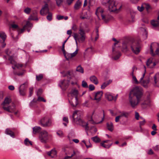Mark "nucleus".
Instances as JSON below:
<instances>
[{
	"label": "nucleus",
	"instance_id": "obj_23",
	"mask_svg": "<svg viewBox=\"0 0 159 159\" xmlns=\"http://www.w3.org/2000/svg\"><path fill=\"white\" fill-rule=\"evenodd\" d=\"M93 52V48L92 47L88 48L85 51L84 54L85 56H88L91 54Z\"/></svg>",
	"mask_w": 159,
	"mask_h": 159
},
{
	"label": "nucleus",
	"instance_id": "obj_49",
	"mask_svg": "<svg viewBox=\"0 0 159 159\" xmlns=\"http://www.w3.org/2000/svg\"><path fill=\"white\" fill-rule=\"evenodd\" d=\"M31 11V9L29 7H27L24 10V11L27 14H29Z\"/></svg>",
	"mask_w": 159,
	"mask_h": 159
},
{
	"label": "nucleus",
	"instance_id": "obj_18",
	"mask_svg": "<svg viewBox=\"0 0 159 159\" xmlns=\"http://www.w3.org/2000/svg\"><path fill=\"white\" fill-rule=\"evenodd\" d=\"M146 65L149 68H152L156 65L155 62H152V59L150 58L147 61Z\"/></svg>",
	"mask_w": 159,
	"mask_h": 159
},
{
	"label": "nucleus",
	"instance_id": "obj_5",
	"mask_svg": "<svg viewBox=\"0 0 159 159\" xmlns=\"http://www.w3.org/2000/svg\"><path fill=\"white\" fill-rule=\"evenodd\" d=\"M137 70V68L135 66H134L132 68V72L130 73V75L132 76V82L133 83L136 84H138L139 83H140V82H141V81L143 80V79L145 75V73H143L142 74V75L140 78V79L139 80V81H138L137 79H136L135 76L134 75V72H135Z\"/></svg>",
	"mask_w": 159,
	"mask_h": 159
},
{
	"label": "nucleus",
	"instance_id": "obj_17",
	"mask_svg": "<svg viewBox=\"0 0 159 159\" xmlns=\"http://www.w3.org/2000/svg\"><path fill=\"white\" fill-rule=\"evenodd\" d=\"M153 85L155 86H159V73H156L154 76Z\"/></svg>",
	"mask_w": 159,
	"mask_h": 159
},
{
	"label": "nucleus",
	"instance_id": "obj_35",
	"mask_svg": "<svg viewBox=\"0 0 159 159\" xmlns=\"http://www.w3.org/2000/svg\"><path fill=\"white\" fill-rule=\"evenodd\" d=\"M91 139L95 143H97L100 142L101 140L97 136H95L91 138Z\"/></svg>",
	"mask_w": 159,
	"mask_h": 159
},
{
	"label": "nucleus",
	"instance_id": "obj_59",
	"mask_svg": "<svg viewBox=\"0 0 159 159\" xmlns=\"http://www.w3.org/2000/svg\"><path fill=\"white\" fill-rule=\"evenodd\" d=\"M146 122V121L145 120H143L142 121H139V126L140 128H141V126L144 125L145 123Z\"/></svg>",
	"mask_w": 159,
	"mask_h": 159
},
{
	"label": "nucleus",
	"instance_id": "obj_6",
	"mask_svg": "<svg viewBox=\"0 0 159 159\" xmlns=\"http://www.w3.org/2000/svg\"><path fill=\"white\" fill-rule=\"evenodd\" d=\"M48 133L46 130H43L39 134V139L42 143H45L48 139Z\"/></svg>",
	"mask_w": 159,
	"mask_h": 159
},
{
	"label": "nucleus",
	"instance_id": "obj_46",
	"mask_svg": "<svg viewBox=\"0 0 159 159\" xmlns=\"http://www.w3.org/2000/svg\"><path fill=\"white\" fill-rule=\"evenodd\" d=\"M90 129L91 132L92 133L94 134L96 133L97 131V129L94 127H91Z\"/></svg>",
	"mask_w": 159,
	"mask_h": 159
},
{
	"label": "nucleus",
	"instance_id": "obj_52",
	"mask_svg": "<svg viewBox=\"0 0 159 159\" xmlns=\"http://www.w3.org/2000/svg\"><path fill=\"white\" fill-rule=\"evenodd\" d=\"M143 4L141 6H138L137 7L138 10L140 11H142L144 9Z\"/></svg>",
	"mask_w": 159,
	"mask_h": 159
},
{
	"label": "nucleus",
	"instance_id": "obj_21",
	"mask_svg": "<svg viewBox=\"0 0 159 159\" xmlns=\"http://www.w3.org/2000/svg\"><path fill=\"white\" fill-rule=\"evenodd\" d=\"M8 60L10 61L11 64L14 65L17 68L20 67H21L22 65H21L17 64L16 62L14 61L12 56H10L8 58Z\"/></svg>",
	"mask_w": 159,
	"mask_h": 159
},
{
	"label": "nucleus",
	"instance_id": "obj_47",
	"mask_svg": "<svg viewBox=\"0 0 159 159\" xmlns=\"http://www.w3.org/2000/svg\"><path fill=\"white\" fill-rule=\"evenodd\" d=\"M43 78V75L42 74H40L36 76V79L38 81H39L41 80Z\"/></svg>",
	"mask_w": 159,
	"mask_h": 159
},
{
	"label": "nucleus",
	"instance_id": "obj_29",
	"mask_svg": "<svg viewBox=\"0 0 159 159\" xmlns=\"http://www.w3.org/2000/svg\"><path fill=\"white\" fill-rule=\"evenodd\" d=\"M41 128L39 126H35L33 128V133L35 134L39 133L41 130Z\"/></svg>",
	"mask_w": 159,
	"mask_h": 159
},
{
	"label": "nucleus",
	"instance_id": "obj_39",
	"mask_svg": "<svg viewBox=\"0 0 159 159\" xmlns=\"http://www.w3.org/2000/svg\"><path fill=\"white\" fill-rule=\"evenodd\" d=\"M64 56L66 59L68 60L69 59L72 58L71 54L69 53H66V52L63 53Z\"/></svg>",
	"mask_w": 159,
	"mask_h": 159
},
{
	"label": "nucleus",
	"instance_id": "obj_25",
	"mask_svg": "<svg viewBox=\"0 0 159 159\" xmlns=\"http://www.w3.org/2000/svg\"><path fill=\"white\" fill-rule=\"evenodd\" d=\"M47 154L49 156H50L51 157L53 158L54 157L52 156L51 154L53 155L54 156H56L57 154V151H56L55 149L54 148L51 151L47 152Z\"/></svg>",
	"mask_w": 159,
	"mask_h": 159
},
{
	"label": "nucleus",
	"instance_id": "obj_61",
	"mask_svg": "<svg viewBox=\"0 0 159 159\" xmlns=\"http://www.w3.org/2000/svg\"><path fill=\"white\" fill-rule=\"evenodd\" d=\"M89 89L91 91L93 90L94 89L95 87L93 84H90L89 86Z\"/></svg>",
	"mask_w": 159,
	"mask_h": 159
},
{
	"label": "nucleus",
	"instance_id": "obj_62",
	"mask_svg": "<svg viewBox=\"0 0 159 159\" xmlns=\"http://www.w3.org/2000/svg\"><path fill=\"white\" fill-rule=\"evenodd\" d=\"M57 134L60 137L62 136L63 135V132L61 131H59L57 132Z\"/></svg>",
	"mask_w": 159,
	"mask_h": 159
},
{
	"label": "nucleus",
	"instance_id": "obj_58",
	"mask_svg": "<svg viewBox=\"0 0 159 159\" xmlns=\"http://www.w3.org/2000/svg\"><path fill=\"white\" fill-rule=\"evenodd\" d=\"M33 90V87H30L29 88V97H30L32 96Z\"/></svg>",
	"mask_w": 159,
	"mask_h": 159
},
{
	"label": "nucleus",
	"instance_id": "obj_34",
	"mask_svg": "<svg viewBox=\"0 0 159 159\" xmlns=\"http://www.w3.org/2000/svg\"><path fill=\"white\" fill-rule=\"evenodd\" d=\"M6 37V34L4 32H0V37L2 39L3 41H5Z\"/></svg>",
	"mask_w": 159,
	"mask_h": 159
},
{
	"label": "nucleus",
	"instance_id": "obj_36",
	"mask_svg": "<svg viewBox=\"0 0 159 159\" xmlns=\"http://www.w3.org/2000/svg\"><path fill=\"white\" fill-rule=\"evenodd\" d=\"M32 24L31 23L27 21L26 24L24 26L25 27L26 29L28 30V31L29 32L30 30V29H29V28H31L32 27Z\"/></svg>",
	"mask_w": 159,
	"mask_h": 159
},
{
	"label": "nucleus",
	"instance_id": "obj_30",
	"mask_svg": "<svg viewBox=\"0 0 159 159\" xmlns=\"http://www.w3.org/2000/svg\"><path fill=\"white\" fill-rule=\"evenodd\" d=\"M5 133L6 134L9 135L12 138L14 137V133L10 129H6Z\"/></svg>",
	"mask_w": 159,
	"mask_h": 159
},
{
	"label": "nucleus",
	"instance_id": "obj_54",
	"mask_svg": "<svg viewBox=\"0 0 159 159\" xmlns=\"http://www.w3.org/2000/svg\"><path fill=\"white\" fill-rule=\"evenodd\" d=\"M56 2V4L58 6H60L61 3L63 2V0H55Z\"/></svg>",
	"mask_w": 159,
	"mask_h": 159
},
{
	"label": "nucleus",
	"instance_id": "obj_40",
	"mask_svg": "<svg viewBox=\"0 0 159 159\" xmlns=\"http://www.w3.org/2000/svg\"><path fill=\"white\" fill-rule=\"evenodd\" d=\"M76 70L77 71L79 72L82 73H84V70L82 67L80 66H78L76 68Z\"/></svg>",
	"mask_w": 159,
	"mask_h": 159
},
{
	"label": "nucleus",
	"instance_id": "obj_55",
	"mask_svg": "<svg viewBox=\"0 0 159 159\" xmlns=\"http://www.w3.org/2000/svg\"><path fill=\"white\" fill-rule=\"evenodd\" d=\"M37 100L39 101H43L44 102H46V100L44 99L43 97L39 96L37 99Z\"/></svg>",
	"mask_w": 159,
	"mask_h": 159
},
{
	"label": "nucleus",
	"instance_id": "obj_63",
	"mask_svg": "<svg viewBox=\"0 0 159 159\" xmlns=\"http://www.w3.org/2000/svg\"><path fill=\"white\" fill-rule=\"evenodd\" d=\"M152 148L156 151H158L159 149V145H156L154 147H153Z\"/></svg>",
	"mask_w": 159,
	"mask_h": 159
},
{
	"label": "nucleus",
	"instance_id": "obj_27",
	"mask_svg": "<svg viewBox=\"0 0 159 159\" xmlns=\"http://www.w3.org/2000/svg\"><path fill=\"white\" fill-rule=\"evenodd\" d=\"M11 99L10 98H5L2 105L3 106H7L11 102Z\"/></svg>",
	"mask_w": 159,
	"mask_h": 159
},
{
	"label": "nucleus",
	"instance_id": "obj_53",
	"mask_svg": "<svg viewBox=\"0 0 159 159\" xmlns=\"http://www.w3.org/2000/svg\"><path fill=\"white\" fill-rule=\"evenodd\" d=\"M139 115L138 112L137 111L135 112V117L137 120H139Z\"/></svg>",
	"mask_w": 159,
	"mask_h": 159
},
{
	"label": "nucleus",
	"instance_id": "obj_3",
	"mask_svg": "<svg viewBox=\"0 0 159 159\" xmlns=\"http://www.w3.org/2000/svg\"><path fill=\"white\" fill-rule=\"evenodd\" d=\"M104 115L103 114V117L101 120L99 121L100 118L99 116L95 113L94 111H93L88 115V119L89 123L93 124H96L102 122L104 120Z\"/></svg>",
	"mask_w": 159,
	"mask_h": 159
},
{
	"label": "nucleus",
	"instance_id": "obj_50",
	"mask_svg": "<svg viewBox=\"0 0 159 159\" xmlns=\"http://www.w3.org/2000/svg\"><path fill=\"white\" fill-rule=\"evenodd\" d=\"M82 142L84 143V144H85L86 146V147L87 148L91 147L92 145L90 142L89 140V145H87L86 144V143L85 142L84 140H83Z\"/></svg>",
	"mask_w": 159,
	"mask_h": 159
},
{
	"label": "nucleus",
	"instance_id": "obj_37",
	"mask_svg": "<svg viewBox=\"0 0 159 159\" xmlns=\"http://www.w3.org/2000/svg\"><path fill=\"white\" fill-rule=\"evenodd\" d=\"M25 84V83H24L22 84L21 85L19 88V93L20 95H24L25 94V92L24 90L20 88L21 87H22L23 86L24 87Z\"/></svg>",
	"mask_w": 159,
	"mask_h": 159
},
{
	"label": "nucleus",
	"instance_id": "obj_57",
	"mask_svg": "<svg viewBox=\"0 0 159 159\" xmlns=\"http://www.w3.org/2000/svg\"><path fill=\"white\" fill-rule=\"evenodd\" d=\"M78 49L77 48L75 51L74 52L71 53L72 58L75 56L78 53Z\"/></svg>",
	"mask_w": 159,
	"mask_h": 159
},
{
	"label": "nucleus",
	"instance_id": "obj_10",
	"mask_svg": "<svg viewBox=\"0 0 159 159\" xmlns=\"http://www.w3.org/2000/svg\"><path fill=\"white\" fill-rule=\"evenodd\" d=\"M156 48L157 49L155 51L156 54H158L159 53V44L157 43H152L150 46V52L151 54L154 56L155 54L153 52L154 48Z\"/></svg>",
	"mask_w": 159,
	"mask_h": 159
},
{
	"label": "nucleus",
	"instance_id": "obj_13",
	"mask_svg": "<svg viewBox=\"0 0 159 159\" xmlns=\"http://www.w3.org/2000/svg\"><path fill=\"white\" fill-rule=\"evenodd\" d=\"M129 115V113L125 111H122L120 113V114L116 117L115 118V121L117 122L119 121V119L124 116L125 118H127Z\"/></svg>",
	"mask_w": 159,
	"mask_h": 159
},
{
	"label": "nucleus",
	"instance_id": "obj_9",
	"mask_svg": "<svg viewBox=\"0 0 159 159\" xmlns=\"http://www.w3.org/2000/svg\"><path fill=\"white\" fill-rule=\"evenodd\" d=\"M104 11L103 9L101 7H98L97 8L96 10V14L97 16L98 17V15L99 14L101 16L102 20L106 22L107 21V16L104 15L103 14V13Z\"/></svg>",
	"mask_w": 159,
	"mask_h": 159
},
{
	"label": "nucleus",
	"instance_id": "obj_14",
	"mask_svg": "<svg viewBox=\"0 0 159 159\" xmlns=\"http://www.w3.org/2000/svg\"><path fill=\"white\" fill-rule=\"evenodd\" d=\"M69 102L72 107H75L79 103L78 98H70Z\"/></svg>",
	"mask_w": 159,
	"mask_h": 159
},
{
	"label": "nucleus",
	"instance_id": "obj_11",
	"mask_svg": "<svg viewBox=\"0 0 159 159\" xmlns=\"http://www.w3.org/2000/svg\"><path fill=\"white\" fill-rule=\"evenodd\" d=\"M79 34L76 33H74V35L73 36L74 38L75 41V43L77 45V39L78 40V41L80 43L84 42L85 39V36L79 37Z\"/></svg>",
	"mask_w": 159,
	"mask_h": 159
},
{
	"label": "nucleus",
	"instance_id": "obj_19",
	"mask_svg": "<svg viewBox=\"0 0 159 159\" xmlns=\"http://www.w3.org/2000/svg\"><path fill=\"white\" fill-rule=\"evenodd\" d=\"M102 94V91H100L98 92L95 93L94 100H96L97 102H99L101 100Z\"/></svg>",
	"mask_w": 159,
	"mask_h": 159
},
{
	"label": "nucleus",
	"instance_id": "obj_48",
	"mask_svg": "<svg viewBox=\"0 0 159 159\" xmlns=\"http://www.w3.org/2000/svg\"><path fill=\"white\" fill-rule=\"evenodd\" d=\"M82 85L84 88H88V87L87 83L84 80H83L82 82Z\"/></svg>",
	"mask_w": 159,
	"mask_h": 159
},
{
	"label": "nucleus",
	"instance_id": "obj_41",
	"mask_svg": "<svg viewBox=\"0 0 159 159\" xmlns=\"http://www.w3.org/2000/svg\"><path fill=\"white\" fill-rule=\"evenodd\" d=\"M48 15L47 16V19L49 21H51L52 19V14L50 12H48Z\"/></svg>",
	"mask_w": 159,
	"mask_h": 159
},
{
	"label": "nucleus",
	"instance_id": "obj_44",
	"mask_svg": "<svg viewBox=\"0 0 159 159\" xmlns=\"http://www.w3.org/2000/svg\"><path fill=\"white\" fill-rule=\"evenodd\" d=\"M79 34L80 35V36H85V33L84 31L82 29H80L79 31Z\"/></svg>",
	"mask_w": 159,
	"mask_h": 159
},
{
	"label": "nucleus",
	"instance_id": "obj_56",
	"mask_svg": "<svg viewBox=\"0 0 159 159\" xmlns=\"http://www.w3.org/2000/svg\"><path fill=\"white\" fill-rule=\"evenodd\" d=\"M43 90L41 89H39L36 92L37 96H39L42 93Z\"/></svg>",
	"mask_w": 159,
	"mask_h": 159
},
{
	"label": "nucleus",
	"instance_id": "obj_51",
	"mask_svg": "<svg viewBox=\"0 0 159 159\" xmlns=\"http://www.w3.org/2000/svg\"><path fill=\"white\" fill-rule=\"evenodd\" d=\"M89 101L88 100H86L85 102L82 103V105L83 107H89Z\"/></svg>",
	"mask_w": 159,
	"mask_h": 159
},
{
	"label": "nucleus",
	"instance_id": "obj_26",
	"mask_svg": "<svg viewBox=\"0 0 159 159\" xmlns=\"http://www.w3.org/2000/svg\"><path fill=\"white\" fill-rule=\"evenodd\" d=\"M106 98L109 101L113 100V96L110 93H107L105 95Z\"/></svg>",
	"mask_w": 159,
	"mask_h": 159
},
{
	"label": "nucleus",
	"instance_id": "obj_32",
	"mask_svg": "<svg viewBox=\"0 0 159 159\" xmlns=\"http://www.w3.org/2000/svg\"><path fill=\"white\" fill-rule=\"evenodd\" d=\"M112 81L110 80L108 81L105 82L103 83L102 85L101 86V88L102 89H104L107 86L110 84L111 83Z\"/></svg>",
	"mask_w": 159,
	"mask_h": 159
},
{
	"label": "nucleus",
	"instance_id": "obj_20",
	"mask_svg": "<svg viewBox=\"0 0 159 159\" xmlns=\"http://www.w3.org/2000/svg\"><path fill=\"white\" fill-rule=\"evenodd\" d=\"M150 82L149 78H148L147 79L145 80H142L141 82H140L141 85L144 88H147L149 86V83Z\"/></svg>",
	"mask_w": 159,
	"mask_h": 159
},
{
	"label": "nucleus",
	"instance_id": "obj_8",
	"mask_svg": "<svg viewBox=\"0 0 159 159\" xmlns=\"http://www.w3.org/2000/svg\"><path fill=\"white\" fill-rule=\"evenodd\" d=\"M3 108L8 112L12 113L14 112V114L16 115L17 113V111L15 112L16 109V107L14 103H12L11 105L9 106H4L2 107Z\"/></svg>",
	"mask_w": 159,
	"mask_h": 159
},
{
	"label": "nucleus",
	"instance_id": "obj_43",
	"mask_svg": "<svg viewBox=\"0 0 159 159\" xmlns=\"http://www.w3.org/2000/svg\"><path fill=\"white\" fill-rule=\"evenodd\" d=\"M140 30L143 32V34L145 35V38H146L147 37V32L145 28H140Z\"/></svg>",
	"mask_w": 159,
	"mask_h": 159
},
{
	"label": "nucleus",
	"instance_id": "obj_7",
	"mask_svg": "<svg viewBox=\"0 0 159 159\" xmlns=\"http://www.w3.org/2000/svg\"><path fill=\"white\" fill-rule=\"evenodd\" d=\"M131 50L133 52L136 54H138L140 51V47L139 43L135 42L132 44L131 45Z\"/></svg>",
	"mask_w": 159,
	"mask_h": 159
},
{
	"label": "nucleus",
	"instance_id": "obj_2",
	"mask_svg": "<svg viewBox=\"0 0 159 159\" xmlns=\"http://www.w3.org/2000/svg\"><path fill=\"white\" fill-rule=\"evenodd\" d=\"M82 114V111L80 110H76L74 112L72 118L74 122L77 125H79L84 128L86 131H88L89 129L88 126V124L84 122L80 118V116Z\"/></svg>",
	"mask_w": 159,
	"mask_h": 159
},
{
	"label": "nucleus",
	"instance_id": "obj_38",
	"mask_svg": "<svg viewBox=\"0 0 159 159\" xmlns=\"http://www.w3.org/2000/svg\"><path fill=\"white\" fill-rule=\"evenodd\" d=\"M36 13V11H35V13H34V15L35 16L34 17L32 15H31L29 18V20H38V18L35 16Z\"/></svg>",
	"mask_w": 159,
	"mask_h": 159
},
{
	"label": "nucleus",
	"instance_id": "obj_24",
	"mask_svg": "<svg viewBox=\"0 0 159 159\" xmlns=\"http://www.w3.org/2000/svg\"><path fill=\"white\" fill-rule=\"evenodd\" d=\"M82 5V2L79 0L76 2L74 6V9L75 10H79L81 7Z\"/></svg>",
	"mask_w": 159,
	"mask_h": 159
},
{
	"label": "nucleus",
	"instance_id": "obj_31",
	"mask_svg": "<svg viewBox=\"0 0 159 159\" xmlns=\"http://www.w3.org/2000/svg\"><path fill=\"white\" fill-rule=\"evenodd\" d=\"M107 126L108 130L111 131H113L114 129V126L113 123L111 122H109L107 123Z\"/></svg>",
	"mask_w": 159,
	"mask_h": 159
},
{
	"label": "nucleus",
	"instance_id": "obj_22",
	"mask_svg": "<svg viewBox=\"0 0 159 159\" xmlns=\"http://www.w3.org/2000/svg\"><path fill=\"white\" fill-rule=\"evenodd\" d=\"M43 119L42 120L43 122L42 126L44 127H48L50 126L52 123V120L50 118H48L45 123H43Z\"/></svg>",
	"mask_w": 159,
	"mask_h": 159
},
{
	"label": "nucleus",
	"instance_id": "obj_33",
	"mask_svg": "<svg viewBox=\"0 0 159 159\" xmlns=\"http://www.w3.org/2000/svg\"><path fill=\"white\" fill-rule=\"evenodd\" d=\"M83 12H81L80 13V19H88L89 18V17L87 15V13L86 12L84 13L83 15Z\"/></svg>",
	"mask_w": 159,
	"mask_h": 159
},
{
	"label": "nucleus",
	"instance_id": "obj_42",
	"mask_svg": "<svg viewBox=\"0 0 159 159\" xmlns=\"http://www.w3.org/2000/svg\"><path fill=\"white\" fill-rule=\"evenodd\" d=\"M24 143L25 145L27 146H28L30 144V145H32L31 142L29 141V140L28 138L25 139L24 141Z\"/></svg>",
	"mask_w": 159,
	"mask_h": 159
},
{
	"label": "nucleus",
	"instance_id": "obj_12",
	"mask_svg": "<svg viewBox=\"0 0 159 159\" xmlns=\"http://www.w3.org/2000/svg\"><path fill=\"white\" fill-rule=\"evenodd\" d=\"M48 5V4L46 3L42 7L40 11V14L41 15L44 16L49 12Z\"/></svg>",
	"mask_w": 159,
	"mask_h": 159
},
{
	"label": "nucleus",
	"instance_id": "obj_4",
	"mask_svg": "<svg viewBox=\"0 0 159 159\" xmlns=\"http://www.w3.org/2000/svg\"><path fill=\"white\" fill-rule=\"evenodd\" d=\"M108 9L110 11L112 12L119 10L121 7L120 4L117 2L112 0H109L107 2Z\"/></svg>",
	"mask_w": 159,
	"mask_h": 159
},
{
	"label": "nucleus",
	"instance_id": "obj_1",
	"mask_svg": "<svg viewBox=\"0 0 159 159\" xmlns=\"http://www.w3.org/2000/svg\"><path fill=\"white\" fill-rule=\"evenodd\" d=\"M143 95V90L139 86L134 87L130 91L129 100V103L132 108L137 106L141 101Z\"/></svg>",
	"mask_w": 159,
	"mask_h": 159
},
{
	"label": "nucleus",
	"instance_id": "obj_15",
	"mask_svg": "<svg viewBox=\"0 0 159 159\" xmlns=\"http://www.w3.org/2000/svg\"><path fill=\"white\" fill-rule=\"evenodd\" d=\"M69 81L65 80L60 81L58 85L63 89H65L67 86Z\"/></svg>",
	"mask_w": 159,
	"mask_h": 159
},
{
	"label": "nucleus",
	"instance_id": "obj_16",
	"mask_svg": "<svg viewBox=\"0 0 159 159\" xmlns=\"http://www.w3.org/2000/svg\"><path fill=\"white\" fill-rule=\"evenodd\" d=\"M78 92L76 89L72 90L70 93L69 94V96L70 98H78Z\"/></svg>",
	"mask_w": 159,
	"mask_h": 159
},
{
	"label": "nucleus",
	"instance_id": "obj_45",
	"mask_svg": "<svg viewBox=\"0 0 159 159\" xmlns=\"http://www.w3.org/2000/svg\"><path fill=\"white\" fill-rule=\"evenodd\" d=\"M48 117L45 116V117H43L41 119V120H40V124L42 126L43 122H42V120L43 119V123H45L46 122V121L48 119Z\"/></svg>",
	"mask_w": 159,
	"mask_h": 159
},
{
	"label": "nucleus",
	"instance_id": "obj_28",
	"mask_svg": "<svg viewBox=\"0 0 159 159\" xmlns=\"http://www.w3.org/2000/svg\"><path fill=\"white\" fill-rule=\"evenodd\" d=\"M90 81L95 84L98 83V81L97 78L94 75L91 76L90 78Z\"/></svg>",
	"mask_w": 159,
	"mask_h": 159
},
{
	"label": "nucleus",
	"instance_id": "obj_60",
	"mask_svg": "<svg viewBox=\"0 0 159 159\" xmlns=\"http://www.w3.org/2000/svg\"><path fill=\"white\" fill-rule=\"evenodd\" d=\"M64 18V17L63 16L57 15V19L58 20H60L63 19Z\"/></svg>",
	"mask_w": 159,
	"mask_h": 159
},
{
	"label": "nucleus",
	"instance_id": "obj_64",
	"mask_svg": "<svg viewBox=\"0 0 159 159\" xmlns=\"http://www.w3.org/2000/svg\"><path fill=\"white\" fill-rule=\"evenodd\" d=\"M120 55V52H118V55L114 57V59L115 60L118 59L119 58Z\"/></svg>",
	"mask_w": 159,
	"mask_h": 159
}]
</instances>
